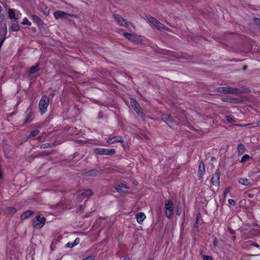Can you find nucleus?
I'll return each instance as SVG.
<instances>
[{"label":"nucleus","instance_id":"nucleus-1","mask_svg":"<svg viewBox=\"0 0 260 260\" xmlns=\"http://www.w3.org/2000/svg\"><path fill=\"white\" fill-rule=\"evenodd\" d=\"M217 90L220 93L224 94H232L235 95H239L243 93V91L239 88H233L229 86L219 87L217 88Z\"/></svg>","mask_w":260,"mask_h":260},{"label":"nucleus","instance_id":"nucleus-2","mask_svg":"<svg viewBox=\"0 0 260 260\" xmlns=\"http://www.w3.org/2000/svg\"><path fill=\"white\" fill-rule=\"evenodd\" d=\"M49 101L50 99L49 97L46 95H42L39 103V110L42 115L44 114L47 111Z\"/></svg>","mask_w":260,"mask_h":260},{"label":"nucleus","instance_id":"nucleus-3","mask_svg":"<svg viewBox=\"0 0 260 260\" xmlns=\"http://www.w3.org/2000/svg\"><path fill=\"white\" fill-rule=\"evenodd\" d=\"M123 35L126 39H127L130 41L132 42L136 45L144 44L142 40L141 39L140 36H138L134 34L128 33L126 32H124Z\"/></svg>","mask_w":260,"mask_h":260},{"label":"nucleus","instance_id":"nucleus-4","mask_svg":"<svg viewBox=\"0 0 260 260\" xmlns=\"http://www.w3.org/2000/svg\"><path fill=\"white\" fill-rule=\"evenodd\" d=\"M45 221V218L43 216L39 215L32 220V225L36 229H41L44 225Z\"/></svg>","mask_w":260,"mask_h":260},{"label":"nucleus","instance_id":"nucleus-5","mask_svg":"<svg viewBox=\"0 0 260 260\" xmlns=\"http://www.w3.org/2000/svg\"><path fill=\"white\" fill-rule=\"evenodd\" d=\"M94 153L98 155H112L116 152L115 149H105L96 148L93 150Z\"/></svg>","mask_w":260,"mask_h":260},{"label":"nucleus","instance_id":"nucleus-6","mask_svg":"<svg viewBox=\"0 0 260 260\" xmlns=\"http://www.w3.org/2000/svg\"><path fill=\"white\" fill-rule=\"evenodd\" d=\"M165 208H166V212H165L166 216L168 218H171L172 217L173 208H174L173 203L171 200H170L165 203Z\"/></svg>","mask_w":260,"mask_h":260},{"label":"nucleus","instance_id":"nucleus-7","mask_svg":"<svg viewBox=\"0 0 260 260\" xmlns=\"http://www.w3.org/2000/svg\"><path fill=\"white\" fill-rule=\"evenodd\" d=\"M162 120H163L169 126L172 127L174 126L175 121L171 115L168 114H163L161 116Z\"/></svg>","mask_w":260,"mask_h":260},{"label":"nucleus","instance_id":"nucleus-8","mask_svg":"<svg viewBox=\"0 0 260 260\" xmlns=\"http://www.w3.org/2000/svg\"><path fill=\"white\" fill-rule=\"evenodd\" d=\"M114 188L118 192H125L128 189L127 185L122 182H117L114 184Z\"/></svg>","mask_w":260,"mask_h":260},{"label":"nucleus","instance_id":"nucleus-9","mask_svg":"<svg viewBox=\"0 0 260 260\" xmlns=\"http://www.w3.org/2000/svg\"><path fill=\"white\" fill-rule=\"evenodd\" d=\"M114 19L117 22V23L121 25L128 27V22L123 19L120 15L118 14H114L113 15Z\"/></svg>","mask_w":260,"mask_h":260},{"label":"nucleus","instance_id":"nucleus-10","mask_svg":"<svg viewBox=\"0 0 260 260\" xmlns=\"http://www.w3.org/2000/svg\"><path fill=\"white\" fill-rule=\"evenodd\" d=\"M70 15L63 11H56L54 13V16L56 19H62L68 18Z\"/></svg>","mask_w":260,"mask_h":260},{"label":"nucleus","instance_id":"nucleus-11","mask_svg":"<svg viewBox=\"0 0 260 260\" xmlns=\"http://www.w3.org/2000/svg\"><path fill=\"white\" fill-rule=\"evenodd\" d=\"M131 103L134 109L136 111V112L138 114L142 113V111H141V108L139 103L135 100L133 99H131Z\"/></svg>","mask_w":260,"mask_h":260},{"label":"nucleus","instance_id":"nucleus-12","mask_svg":"<svg viewBox=\"0 0 260 260\" xmlns=\"http://www.w3.org/2000/svg\"><path fill=\"white\" fill-rule=\"evenodd\" d=\"M220 179V173L219 171H216L215 173L213 175L211 179L212 184L214 185H218L219 183Z\"/></svg>","mask_w":260,"mask_h":260},{"label":"nucleus","instance_id":"nucleus-13","mask_svg":"<svg viewBox=\"0 0 260 260\" xmlns=\"http://www.w3.org/2000/svg\"><path fill=\"white\" fill-rule=\"evenodd\" d=\"M115 142H120L122 144L124 143V141L122 139V137L118 136L109 138L107 140V143L109 144H114Z\"/></svg>","mask_w":260,"mask_h":260},{"label":"nucleus","instance_id":"nucleus-14","mask_svg":"<svg viewBox=\"0 0 260 260\" xmlns=\"http://www.w3.org/2000/svg\"><path fill=\"white\" fill-rule=\"evenodd\" d=\"M205 172V165L203 163V161H201L200 162V164L199 165V170H198L199 177L200 179H202L203 175L204 174Z\"/></svg>","mask_w":260,"mask_h":260},{"label":"nucleus","instance_id":"nucleus-15","mask_svg":"<svg viewBox=\"0 0 260 260\" xmlns=\"http://www.w3.org/2000/svg\"><path fill=\"white\" fill-rule=\"evenodd\" d=\"M146 216L143 212H139L136 215V218L137 221L139 224L142 223L144 220L145 219Z\"/></svg>","mask_w":260,"mask_h":260},{"label":"nucleus","instance_id":"nucleus-16","mask_svg":"<svg viewBox=\"0 0 260 260\" xmlns=\"http://www.w3.org/2000/svg\"><path fill=\"white\" fill-rule=\"evenodd\" d=\"M30 17L31 18V19L34 21V22L37 23L38 26H40L42 25L43 21L39 16L36 15L32 14L30 15Z\"/></svg>","mask_w":260,"mask_h":260},{"label":"nucleus","instance_id":"nucleus-17","mask_svg":"<svg viewBox=\"0 0 260 260\" xmlns=\"http://www.w3.org/2000/svg\"><path fill=\"white\" fill-rule=\"evenodd\" d=\"M238 182L239 183L243 185L248 186H251L252 185L251 181L250 180L246 178H241L239 179Z\"/></svg>","mask_w":260,"mask_h":260},{"label":"nucleus","instance_id":"nucleus-18","mask_svg":"<svg viewBox=\"0 0 260 260\" xmlns=\"http://www.w3.org/2000/svg\"><path fill=\"white\" fill-rule=\"evenodd\" d=\"M158 30L160 31H163L165 30H170L166 26H165L162 23H160L159 21H157L156 23L154 24V25Z\"/></svg>","mask_w":260,"mask_h":260},{"label":"nucleus","instance_id":"nucleus-19","mask_svg":"<svg viewBox=\"0 0 260 260\" xmlns=\"http://www.w3.org/2000/svg\"><path fill=\"white\" fill-rule=\"evenodd\" d=\"M8 14L9 17L11 19H14L15 20H17L19 18L18 14H15L14 10L12 9H9L8 10Z\"/></svg>","mask_w":260,"mask_h":260},{"label":"nucleus","instance_id":"nucleus-20","mask_svg":"<svg viewBox=\"0 0 260 260\" xmlns=\"http://www.w3.org/2000/svg\"><path fill=\"white\" fill-rule=\"evenodd\" d=\"M80 241L79 238H76L73 242H68L65 246L66 248H73L77 245Z\"/></svg>","mask_w":260,"mask_h":260},{"label":"nucleus","instance_id":"nucleus-21","mask_svg":"<svg viewBox=\"0 0 260 260\" xmlns=\"http://www.w3.org/2000/svg\"><path fill=\"white\" fill-rule=\"evenodd\" d=\"M99 172L96 170H91L87 172H85L83 173V175L85 176H96L99 174Z\"/></svg>","mask_w":260,"mask_h":260},{"label":"nucleus","instance_id":"nucleus-22","mask_svg":"<svg viewBox=\"0 0 260 260\" xmlns=\"http://www.w3.org/2000/svg\"><path fill=\"white\" fill-rule=\"evenodd\" d=\"M93 195V192L90 189L83 190L81 193V196L89 198Z\"/></svg>","mask_w":260,"mask_h":260},{"label":"nucleus","instance_id":"nucleus-23","mask_svg":"<svg viewBox=\"0 0 260 260\" xmlns=\"http://www.w3.org/2000/svg\"><path fill=\"white\" fill-rule=\"evenodd\" d=\"M33 214V211L31 210H27L24 212L21 216V219L22 220H24L29 217L31 215Z\"/></svg>","mask_w":260,"mask_h":260},{"label":"nucleus","instance_id":"nucleus-24","mask_svg":"<svg viewBox=\"0 0 260 260\" xmlns=\"http://www.w3.org/2000/svg\"><path fill=\"white\" fill-rule=\"evenodd\" d=\"M62 236L58 233L54 235V238L52 242L51 246L53 245H56L58 243V242L59 241V240L61 239Z\"/></svg>","mask_w":260,"mask_h":260},{"label":"nucleus","instance_id":"nucleus-25","mask_svg":"<svg viewBox=\"0 0 260 260\" xmlns=\"http://www.w3.org/2000/svg\"><path fill=\"white\" fill-rule=\"evenodd\" d=\"M6 212L11 215H13L16 212V209L14 207H9L6 209Z\"/></svg>","mask_w":260,"mask_h":260},{"label":"nucleus","instance_id":"nucleus-26","mask_svg":"<svg viewBox=\"0 0 260 260\" xmlns=\"http://www.w3.org/2000/svg\"><path fill=\"white\" fill-rule=\"evenodd\" d=\"M55 146V145L54 143H46L45 144H43L41 146L40 148L41 149H46V148H50V147H52Z\"/></svg>","mask_w":260,"mask_h":260},{"label":"nucleus","instance_id":"nucleus-27","mask_svg":"<svg viewBox=\"0 0 260 260\" xmlns=\"http://www.w3.org/2000/svg\"><path fill=\"white\" fill-rule=\"evenodd\" d=\"M39 131L38 129H35L31 132H30L29 135L27 136V139H29L31 138L35 137L37 135H38L39 133Z\"/></svg>","mask_w":260,"mask_h":260},{"label":"nucleus","instance_id":"nucleus-28","mask_svg":"<svg viewBox=\"0 0 260 260\" xmlns=\"http://www.w3.org/2000/svg\"><path fill=\"white\" fill-rule=\"evenodd\" d=\"M146 17L149 22L150 23L152 24L153 25H154V24L156 23V22L158 21L156 19H155V18L150 15H147Z\"/></svg>","mask_w":260,"mask_h":260},{"label":"nucleus","instance_id":"nucleus-29","mask_svg":"<svg viewBox=\"0 0 260 260\" xmlns=\"http://www.w3.org/2000/svg\"><path fill=\"white\" fill-rule=\"evenodd\" d=\"M39 71L38 64L32 66L29 71V74H33Z\"/></svg>","mask_w":260,"mask_h":260},{"label":"nucleus","instance_id":"nucleus-30","mask_svg":"<svg viewBox=\"0 0 260 260\" xmlns=\"http://www.w3.org/2000/svg\"><path fill=\"white\" fill-rule=\"evenodd\" d=\"M20 27L19 25L17 23H13L11 27V29L13 31H17L19 30Z\"/></svg>","mask_w":260,"mask_h":260},{"label":"nucleus","instance_id":"nucleus-31","mask_svg":"<svg viewBox=\"0 0 260 260\" xmlns=\"http://www.w3.org/2000/svg\"><path fill=\"white\" fill-rule=\"evenodd\" d=\"M221 101L224 102L226 103H235L236 99H232L230 98H222Z\"/></svg>","mask_w":260,"mask_h":260},{"label":"nucleus","instance_id":"nucleus-32","mask_svg":"<svg viewBox=\"0 0 260 260\" xmlns=\"http://www.w3.org/2000/svg\"><path fill=\"white\" fill-rule=\"evenodd\" d=\"M238 150L239 153L241 154L243 153L245 150L244 145L242 144H239L238 146Z\"/></svg>","mask_w":260,"mask_h":260},{"label":"nucleus","instance_id":"nucleus-33","mask_svg":"<svg viewBox=\"0 0 260 260\" xmlns=\"http://www.w3.org/2000/svg\"><path fill=\"white\" fill-rule=\"evenodd\" d=\"M250 159V156L248 154H245L243 156V157L241 158V162L244 163L247 161H248Z\"/></svg>","mask_w":260,"mask_h":260},{"label":"nucleus","instance_id":"nucleus-34","mask_svg":"<svg viewBox=\"0 0 260 260\" xmlns=\"http://www.w3.org/2000/svg\"><path fill=\"white\" fill-rule=\"evenodd\" d=\"M31 114L30 113H28L24 120V122L23 124H25V123L30 122L31 121Z\"/></svg>","mask_w":260,"mask_h":260},{"label":"nucleus","instance_id":"nucleus-35","mask_svg":"<svg viewBox=\"0 0 260 260\" xmlns=\"http://www.w3.org/2000/svg\"><path fill=\"white\" fill-rule=\"evenodd\" d=\"M22 24L23 25H27L28 26H30L31 24V22L26 17L23 19Z\"/></svg>","mask_w":260,"mask_h":260},{"label":"nucleus","instance_id":"nucleus-36","mask_svg":"<svg viewBox=\"0 0 260 260\" xmlns=\"http://www.w3.org/2000/svg\"><path fill=\"white\" fill-rule=\"evenodd\" d=\"M226 120L229 123L233 122L234 120L232 116L228 115L226 116Z\"/></svg>","mask_w":260,"mask_h":260},{"label":"nucleus","instance_id":"nucleus-37","mask_svg":"<svg viewBox=\"0 0 260 260\" xmlns=\"http://www.w3.org/2000/svg\"><path fill=\"white\" fill-rule=\"evenodd\" d=\"M202 258L204 260H213V258L212 256L206 255H203Z\"/></svg>","mask_w":260,"mask_h":260},{"label":"nucleus","instance_id":"nucleus-38","mask_svg":"<svg viewBox=\"0 0 260 260\" xmlns=\"http://www.w3.org/2000/svg\"><path fill=\"white\" fill-rule=\"evenodd\" d=\"M8 147V146L6 145V146H4V152H5V156L7 157V158H9L10 157V155H9V151H7L6 150V148Z\"/></svg>","mask_w":260,"mask_h":260},{"label":"nucleus","instance_id":"nucleus-39","mask_svg":"<svg viewBox=\"0 0 260 260\" xmlns=\"http://www.w3.org/2000/svg\"><path fill=\"white\" fill-rule=\"evenodd\" d=\"M228 203L230 205L235 206L236 205L235 201L233 199H229Z\"/></svg>","mask_w":260,"mask_h":260},{"label":"nucleus","instance_id":"nucleus-40","mask_svg":"<svg viewBox=\"0 0 260 260\" xmlns=\"http://www.w3.org/2000/svg\"><path fill=\"white\" fill-rule=\"evenodd\" d=\"M94 257H95L93 255H90L84 258L83 260H94Z\"/></svg>","mask_w":260,"mask_h":260},{"label":"nucleus","instance_id":"nucleus-41","mask_svg":"<svg viewBox=\"0 0 260 260\" xmlns=\"http://www.w3.org/2000/svg\"><path fill=\"white\" fill-rule=\"evenodd\" d=\"M251 125H252V127H256L260 126V120L257 121L256 123H251Z\"/></svg>","mask_w":260,"mask_h":260},{"label":"nucleus","instance_id":"nucleus-42","mask_svg":"<svg viewBox=\"0 0 260 260\" xmlns=\"http://www.w3.org/2000/svg\"><path fill=\"white\" fill-rule=\"evenodd\" d=\"M254 22L260 28V18H255Z\"/></svg>","mask_w":260,"mask_h":260},{"label":"nucleus","instance_id":"nucleus-43","mask_svg":"<svg viewBox=\"0 0 260 260\" xmlns=\"http://www.w3.org/2000/svg\"><path fill=\"white\" fill-rule=\"evenodd\" d=\"M229 191H230L229 188H227L225 189L224 192V197H226V194L228 193Z\"/></svg>","mask_w":260,"mask_h":260},{"label":"nucleus","instance_id":"nucleus-44","mask_svg":"<svg viewBox=\"0 0 260 260\" xmlns=\"http://www.w3.org/2000/svg\"><path fill=\"white\" fill-rule=\"evenodd\" d=\"M181 210L180 209H179L178 208H177V211H176V214L178 216H180L181 215Z\"/></svg>","mask_w":260,"mask_h":260},{"label":"nucleus","instance_id":"nucleus-45","mask_svg":"<svg viewBox=\"0 0 260 260\" xmlns=\"http://www.w3.org/2000/svg\"><path fill=\"white\" fill-rule=\"evenodd\" d=\"M193 228H194V229L198 230V221H196V223H194Z\"/></svg>","mask_w":260,"mask_h":260},{"label":"nucleus","instance_id":"nucleus-46","mask_svg":"<svg viewBox=\"0 0 260 260\" xmlns=\"http://www.w3.org/2000/svg\"><path fill=\"white\" fill-rule=\"evenodd\" d=\"M49 154V153H48V152H42L41 153V154H40V156H43V155H48Z\"/></svg>","mask_w":260,"mask_h":260},{"label":"nucleus","instance_id":"nucleus-47","mask_svg":"<svg viewBox=\"0 0 260 260\" xmlns=\"http://www.w3.org/2000/svg\"><path fill=\"white\" fill-rule=\"evenodd\" d=\"M201 217V214L200 213L198 214L197 216V219H196V221H198L199 220V218Z\"/></svg>","mask_w":260,"mask_h":260},{"label":"nucleus","instance_id":"nucleus-48","mask_svg":"<svg viewBox=\"0 0 260 260\" xmlns=\"http://www.w3.org/2000/svg\"><path fill=\"white\" fill-rule=\"evenodd\" d=\"M147 260H154V257H153V255H149L148 258L147 259Z\"/></svg>","mask_w":260,"mask_h":260},{"label":"nucleus","instance_id":"nucleus-49","mask_svg":"<svg viewBox=\"0 0 260 260\" xmlns=\"http://www.w3.org/2000/svg\"><path fill=\"white\" fill-rule=\"evenodd\" d=\"M229 230L231 234H234L235 233V231L234 230H232L230 228H229Z\"/></svg>","mask_w":260,"mask_h":260},{"label":"nucleus","instance_id":"nucleus-50","mask_svg":"<svg viewBox=\"0 0 260 260\" xmlns=\"http://www.w3.org/2000/svg\"><path fill=\"white\" fill-rule=\"evenodd\" d=\"M252 245H253L254 246L256 247H259V245L258 244H257V243H253L252 244Z\"/></svg>","mask_w":260,"mask_h":260},{"label":"nucleus","instance_id":"nucleus-51","mask_svg":"<svg viewBox=\"0 0 260 260\" xmlns=\"http://www.w3.org/2000/svg\"><path fill=\"white\" fill-rule=\"evenodd\" d=\"M123 260H131L130 257L126 256Z\"/></svg>","mask_w":260,"mask_h":260},{"label":"nucleus","instance_id":"nucleus-52","mask_svg":"<svg viewBox=\"0 0 260 260\" xmlns=\"http://www.w3.org/2000/svg\"><path fill=\"white\" fill-rule=\"evenodd\" d=\"M49 12L48 11H44V14H45L46 15H48L49 14Z\"/></svg>","mask_w":260,"mask_h":260},{"label":"nucleus","instance_id":"nucleus-53","mask_svg":"<svg viewBox=\"0 0 260 260\" xmlns=\"http://www.w3.org/2000/svg\"><path fill=\"white\" fill-rule=\"evenodd\" d=\"M0 18H1V19H2L3 20H4V18H5V16H4V15H0Z\"/></svg>","mask_w":260,"mask_h":260},{"label":"nucleus","instance_id":"nucleus-54","mask_svg":"<svg viewBox=\"0 0 260 260\" xmlns=\"http://www.w3.org/2000/svg\"><path fill=\"white\" fill-rule=\"evenodd\" d=\"M247 66H244L242 69L243 70H246L247 69Z\"/></svg>","mask_w":260,"mask_h":260},{"label":"nucleus","instance_id":"nucleus-55","mask_svg":"<svg viewBox=\"0 0 260 260\" xmlns=\"http://www.w3.org/2000/svg\"><path fill=\"white\" fill-rule=\"evenodd\" d=\"M251 125V123H248V124H244L242 126H247V125Z\"/></svg>","mask_w":260,"mask_h":260},{"label":"nucleus","instance_id":"nucleus-56","mask_svg":"<svg viewBox=\"0 0 260 260\" xmlns=\"http://www.w3.org/2000/svg\"><path fill=\"white\" fill-rule=\"evenodd\" d=\"M248 197H250V198H252L253 197V195L251 194H248Z\"/></svg>","mask_w":260,"mask_h":260},{"label":"nucleus","instance_id":"nucleus-57","mask_svg":"<svg viewBox=\"0 0 260 260\" xmlns=\"http://www.w3.org/2000/svg\"><path fill=\"white\" fill-rule=\"evenodd\" d=\"M232 239L233 240H235V239H236V237L235 236H233V237H232Z\"/></svg>","mask_w":260,"mask_h":260},{"label":"nucleus","instance_id":"nucleus-58","mask_svg":"<svg viewBox=\"0 0 260 260\" xmlns=\"http://www.w3.org/2000/svg\"><path fill=\"white\" fill-rule=\"evenodd\" d=\"M2 6L0 5V13L2 12Z\"/></svg>","mask_w":260,"mask_h":260},{"label":"nucleus","instance_id":"nucleus-59","mask_svg":"<svg viewBox=\"0 0 260 260\" xmlns=\"http://www.w3.org/2000/svg\"><path fill=\"white\" fill-rule=\"evenodd\" d=\"M79 208H80V210H81V209H82V208H83V206H82V205H81V206L79 207Z\"/></svg>","mask_w":260,"mask_h":260},{"label":"nucleus","instance_id":"nucleus-60","mask_svg":"<svg viewBox=\"0 0 260 260\" xmlns=\"http://www.w3.org/2000/svg\"><path fill=\"white\" fill-rule=\"evenodd\" d=\"M215 240H215L214 241V244H215V243H216V242H215Z\"/></svg>","mask_w":260,"mask_h":260},{"label":"nucleus","instance_id":"nucleus-61","mask_svg":"<svg viewBox=\"0 0 260 260\" xmlns=\"http://www.w3.org/2000/svg\"><path fill=\"white\" fill-rule=\"evenodd\" d=\"M215 240H215L214 241V244H215V243H216V242H215Z\"/></svg>","mask_w":260,"mask_h":260}]
</instances>
